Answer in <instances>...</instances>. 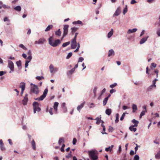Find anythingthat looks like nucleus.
I'll return each instance as SVG.
<instances>
[{
  "instance_id": "1",
  "label": "nucleus",
  "mask_w": 160,
  "mask_h": 160,
  "mask_svg": "<svg viewBox=\"0 0 160 160\" xmlns=\"http://www.w3.org/2000/svg\"><path fill=\"white\" fill-rule=\"evenodd\" d=\"M61 43V41L58 39L55 40L54 42L52 36L48 38V43L52 46L53 47H56L59 45Z\"/></svg>"
},
{
  "instance_id": "2",
  "label": "nucleus",
  "mask_w": 160,
  "mask_h": 160,
  "mask_svg": "<svg viewBox=\"0 0 160 160\" xmlns=\"http://www.w3.org/2000/svg\"><path fill=\"white\" fill-rule=\"evenodd\" d=\"M89 156L92 160H97L98 157L95 154V151L91 150L88 152Z\"/></svg>"
},
{
  "instance_id": "3",
  "label": "nucleus",
  "mask_w": 160,
  "mask_h": 160,
  "mask_svg": "<svg viewBox=\"0 0 160 160\" xmlns=\"http://www.w3.org/2000/svg\"><path fill=\"white\" fill-rule=\"evenodd\" d=\"M39 103L36 102H34L33 103V113H35L36 112H39L41 110V108L39 107Z\"/></svg>"
},
{
  "instance_id": "4",
  "label": "nucleus",
  "mask_w": 160,
  "mask_h": 160,
  "mask_svg": "<svg viewBox=\"0 0 160 160\" xmlns=\"http://www.w3.org/2000/svg\"><path fill=\"white\" fill-rule=\"evenodd\" d=\"M48 92V89L47 88H46L44 90L42 95L39 98H35V99L36 100H37L38 101L43 100L46 97V95L47 94Z\"/></svg>"
},
{
  "instance_id": "5",
  "label": "nucleus",
  "mask_w": 160,
  "mask_h": 160,
  "mask_svg": "<svg viewBox=\"0 0 160 160\" xmlns=\"http://www.w3.org/2000/svg\"><path fill=\"white\" fill-rule=\"evenodd\" d=\"M49 69L51 73H54L58 71V68L55 67L52 64H51L49 66Z\"/></svg>"
},
{
  "instance_id": "6",
  "label": "nucleus",
  "mask_w": 160,
  "mask_h": 160,
  "mask_svg": "<svg viewBox=\"0 0 160 160\" xmlns=\"http://www.w3.org/2000/svg\"><path fill=\"white\" fill-rule=\"evenodd\" d=\"M31 91L36 94H38L39 92L38 88L37 86L35 84H34L33 86L31 87Z\"/></svg>"
},
{
  "instance_id": "7",
  "label": "nucleus",
  "mask_w": 160,
  "mask_h": 160,
  "mask_svg": "<svg viewBox=\"0 0 160 160\" xmlns=\"http://www.w3.org/2000/svg\"><path fill=\"white\" fill-rule=\"evenodd\" d=\"M68 27L69 25H65L64 26V27L63 28V33L62 37V39L67 34L68 32Z\"/></svg>"
},
{
  "instance_id": "8",
  "label": "nucleus",
  "mask_w": 160,
  "mask_h": 160,
  "mask_svg": "<svg viewBox=\"0 0 160 160\" xmlns=\"http://www.w3.org/2000/svg\"><path fill=\"white\" fill-rule=\"evenodd\" d=\"M46 41L45 39L44 38H39L38 41H36L35 42V44H42Z\"/></svg>"
},
{
  "instance_id": "9",
  "label": "nucleus",
  "mask_w": 160,
  "mask_h": 160,
  "mask_svg": "<svg viewBox=\"0 0 160 160\" xmlns=\"http://www.w3.org/2000/svg\"><path fill=\"white\" fill-rule=\"evenodd\" d=\"M77 43L76 40L72 39L71 42V47L72 49H75L77 47Z\"/></svg>"
},
{
  "instance_id": "10",
  "label": "nucleus",
  "mask_w": 160,
  "mask_h": 160,
  "mask_svg": "<svg viewBox=\"0 0 160 160\" xmlns=\"http://www.w3.org/2000/svg\"><path fill=\"white\" fill-rule=\"evenodd\" d=\"M8 67L10 69L11 71L13 72L14 70V64L13 62L10 61L8 60Z\"/></svg>"
},
{
  "instance_id": "11",
  "label": "nucleus",
  "mask_w": 160,
  "mask_h": 160,
  "mask_svg": "<svg viewBox=\"0 0 160 160\" xmlns=\"http://www.w3.org/2000/svg\"><path fill=\"white\" fill-rule=\"evenodd\" d=\"M85 102H83L82 103H81L80 105H78L77 108V110L80 112L81 109L84 107V106L85 104Z\"/></svg>"
},
{
  "instance_id": "12",
  "label": "nucleus",
  "mask_w": 160,
  "mask_h": 160,
  "mask_svg": "<svg viewBox=\"0 0 160 160\" xmlns=\"http://www.w3.org/2000/svg\"><path fill=\"white\" fill-rule=\"evenodd\" d=\"M28 94H26L25 96L23 99L22 100V103L24 105H25L27 104V102L28 101Z\"/></svg>"
},
{
  "instance_id": "13",
  "label": "nucleus",
  "mask_w": 160,
  "mask_h": 160,
  "mask_svg": "<svg viewBox=\"0 0 160 160\" xmlns=\"http://www.w3.org/2000/svg\"><path fill=\"white\" fill-rule=\"evenodd\" d=\"M121 12V9L119 7H118L116 11L115 12L114 14L113 15V17H114L115 16H117L119 15Z\"/></svg>"
},
{
  "instance_id": "14",
  "label": "nucleus",
  "mask_w": 160,
  "mask_h": 160,
  "mask_svg": "<svg viewBox=\"0 0 160 160\" xmlns=\"http://www.w3.org/2000/svg\"><path fill=\"white\" fill-rule=\"evenodd\" d=\"M115 55V52L114 50L111 49L109 50L108 54V56L109 57L111 56H113Z\"/></svg>"
},
{
  "instance_id": "15",
  "label": "nucleus",
  "mask_w": 160,
  "mask_h": 160,
  "mask_svg": "<svg viewBox=\"0 0 160 160\" xmlns=\"http://www.w3.org/2000/svg\"><path fill=\"white\" fill-rule=\"evenodd\" d=\"M148 38V36H147L146 37H144L143 38H142L140 41L139 43L141 44H142L146 42Z\"/></svg>"
},
{
  "instance_id": "16",
  "label": "nucleus",
  "mask_w": 160,
  "mask_h": 160,
  "mask_svg": "<svg viewBox=\"0 0 160 160\" xmlns=\"http://www.w3.org/2000/svg\"><path fill=\"white\" fill-rule=\"evenodd\" d=\"M26 84L24 82H21L20 84L19 87L21 88V90H24L25 88Z\"/></svg>"
},
{
  "instance_id": "17",
  "label": "nucleus",
  "mask_w": 160,
  "mask_h": 160,
  "mask_svg": "<svg viewBox=\"0 0 160 160\" xmlns=\"http://www.w3.org/2000/svg\"><path fill=\"white\" fill-rule=\"evenodd\" d=\"M78 29V28L75 27L72 28L71 29V34L72 35H73L74 34L75 32L77 31Z\"/></svg>"
},
{
  "instance_id": "18",
  "label": "nucleus",
  "mask_w": 160,
  "mask_h": 160,
  "mask_svg": "<svg viewBox=\"0 0 160 160\" xmlns=\"http://www.w3.org/2000/svg\"><path fill=\"white\" fill-rule=\"evenodd\" d=\"M59 103L57 102H55L54 103V105L53 106V108L56 112L58 110V106Z\"/></svg>"
},
{
  "instance_id": "19",
  "label": "nucleus",
  "mask_w": 160,
  "mask_h": 160,
  "mask_svg": "<svg viewBox=\"0 0 160 160\" xmlns=\"http://www.w3.org/2000/svg\"><path fill=\"white\" fill-rule=\"evenodd\" d=\"M137 29L136 28H134L132 29H129L128 30L127 33L128 34H130L131 33L137 31Z\"/></svg>"
},
{
  "instance_id": "20",
  "label": "nucleus",
  "mask_w": 160,
  "mask_h": 160,
  "mask_svg": "<svg viewBox=\"0 0 160 160\" xmlns=\"http://www.w3.org/2000/svg\"><path fill=\"white\" fill-rule=\"evenodd\" d=\"M75 70V69L72 68L71 70L68 71L67 73V75L71 76L74 72Z\"/></svg>"
},
{
  "instance_id": "21",
  "label": "nucleus",
  "mask_w": 160,
  "mask_h": 160,
  "mask_svg": "<svg viewBox=\"0 0 160 160\" xmlns=\"http://www.w3.org/2000/svg\"><path fill=\"white\" fill-rule=\"evenodd\" d=\"M156 87H154L152 85H150L149 87L147 89V91L148 92L151 91L153 88H155Z\"/></svg>"
},
{
  "instance_id": "22",
  "label": "nucleus",
  "mask_w": 160,
  "mask_h": 160,
  "mask_svg": "<svg viewBox=\"0 0 160 160\" xmlns=\"http://www.w3.org/2000/svg\"><path fill=\"white\" fill-rule=\"evenodd\" d=\"M132 112H135L137 110V106L134 104H132Z\"/></svg>"
},
{
  "instance_id": "23",
  "label": "nucleus",
  "mask_w": 160,
  "mask_h": 160,
  "mask_svg": "<svg viewBox=\"0 0 160 160\" xmlns=\"http://www.w3.org/2000/svg\"><path fill=\"white\" fill-rule=\"evenodd\" d=\"M113 30L112 29H111V31L108 34V37L110 38L113 35Z\"/></svg>"
},
{
  "instance_id": "24",
  "label": "nucleus",
  "mask_w": 160,
  "mask_h": 160,
  "mask_svg": "<svg viewBox=\"0 0 160 160\" xmlns=\"http://www.w3.org/2000/svg\"><path fill=\"white\" fill-rule=\"evenodd\" d=\"M132 122L134 124V125H133V126L137 127L138 125V124L139 123L138 121L136 120L135 119H133L132 121Z\"/></svg>"
},
{
  "instance_id": "25",
  "label": "nucleus",
  "mask_w": 160,
  "mask_h": 160,
  "mask_svg": "<svg viewBox=\"0 0 160 160\" xmlns=\"http://www.w3.org/2000/svg\"><path fill=\"white\" fill-rule=\"evenodd\" d=\"M134 127H135V126H133V125H132L130 126L129 127V129L131 131H133L134 132H135L137 130V128H134Z\"/></svg>"
},
{
  "instance_id": "26",
  "label": "nucleus",
  "mask_w": 160,
  "mask_h": 160,
  "mask_svg": "<svg viewBox=\"0 0 160 160\" xmlns=\"http://www.w3.org/2000/svg\"><path fill=\"white\" fill-rule=\"evenodd\" d=\"M53 28V26L52 25H49L47 28L45 30V32H48L51 29Z\"/></svg>"
},
{
  "instance_id": "27",
  "label": "nucleus",
  "mask_w": 160,
  "mask_h": 160,
  "mask_svg": "<svg viewBox=\"0 0 160 160\" xmlns=\"http://www.w3.org/2000/svg\"><path fill=\"white\" fill-rule=\"evenodd\" d=\"M31 145L32 147V148L34 150H35L36 148L35 142L34 140L33 139L31 142Z\"/></svg>"
},
{
  "instance_id": "28",
  "label": "nucleus",
  "mask_w": 160,
  "mask_h": 160,
  "mask_svg": "<svg viewBox=\"0 0 160 160\" xmlns=\"http://www.w3.org/2000/svg\"><path fill=\"white\" fill-rule=\"evenodd\" d=\"M112 112V110L111 109H108L106 110L105 113H106L108 115H109L111 114Z\"/></svg>"
},
{
  "instance_id": "29",
  "label": "nucleus",
  "mask_w": 160,
  "mask_h": 160,
  "mask_svg": "<svg viewBox=\"0 0 160 160\" xmlns=\"http://www.w3.org/2000/svg\"><path fill=\"white\" fill-rule=\"evenodd\" d=\"M73 24H80L82 25H83V24L82 22L80 20H78L76 21H74L73 22Z\"/></svg>"
},
{
  "instance_id": "30",
  "label": "nucleus",
  "mask_w": 160,
  "mask_h": 160,
  "mask_svg": "<svg viewBox=\"0 0 160 160\" xmlns=\"http://www.w3.org/2000/svg\"><path fill=\"white\" fill-rule=\"evenodd\" d=\"M155 158L158 159H160V150L155 155Z\"/></svg>"
},
{
  "instance_id": "31",
  "label": "nucleus",
  "mask_w": 160,
  "mask_h": 160,
  "mask_svg": "<svg viewBox=\"0 0 160 160\" xmlns=\"http://www.w3.org/2000/svg\"><path fill=\"white\" fill-rule=\"evenodd\" d=\"M14 9L16 11L20 12L21 10V8L19 6H17L14 8Z\"/></svg>"
},
{
  "instance_id": "32",
  "label": "nucleus",
  "mask_w": 160,
  "mask_h": 160,
  "mask_svg": "<svg viewBox=\"0 0 160 160\" xmlns=\"http://www.w3.org/2000/svg\"><path fill=\"white\" fill-rule=\"evenodd\" d=\"M55 34L58 36H60L61 35V32L60 29H58V30L55 32Z\"/></svg>"
},
{
  "instance_id": "33",
  "label": "nucleus",
  "mask_w": 160,
  "mask_h": 160,
  "mask_svg": "<svg viewBox=\"0 0 160 160\" xmlns=\"http://www.w3.org/2000/svg\"><path fill=\"white\" fill-rule=\"evenodd\" d=\"M97 89V87H95L93 89V92L94 93V97H95L96 95V92Z\"/></svg>"
},
{
  "instance_id": "34",
  "label": "nucleus",
  "mask_w": 160,
  "mask_h": 160,
  "mask_svg": "<svg viewBox=\"0 0 160 160\" xmlns=\"http://www.w3.org/2000/svg\"><path fill=\"white\" fill-rule=\"evenodd\" d=\"M70 44V42L68 41L65 43H64L62 45V47H65L69 45Z\"/></svg>"
},
{
  "instance_id": "35",
  "label": "nucleus",
  "mask_w": 160,
  "mask_h": 160,
  "mask_svg": "<svg viewBox=\"0 0 160 160\" xmlns=\"http://www.w3.org/2000/svg\"><path fill=\"white\" fill-rule=\"evenodd\" d=\"M108 100V98H104L103 102V106H105Z\"/></svg>"
},
{
  "instance_id": "36",
  "label": "nucleus",
  "mask_w": 160,
  "mask_h": 160,
  "mask_svg": "<svg viewBox=\"0 0 160 160\" xmlns=\"http://www.w3.org/2000/svg\"><path fill=\"white\" fill-rule=\"evenodd\" d=\"M127 11H128L127 6V5H126L125 6V8H124V9L123 10V14L124 15H125V14L127 12Z\"/></svg>"
},
{
  "instance_id": "37",
  "label": "nucleus",
  "mask_w": 160,
  "mask_h": 160,
  "mask_svg": "<svg viewBox=\"0 0 160 160\" xmlns=\"http://www.w3.org/2000/svg\"><path fill=\"white\" fill-rule=\"evenodd\" d=\"M21 62L20 60L16 62V64L18 67H19L21 66Z\"/></svg>"
},
{
  "instance_id": "38",
  "label": "nucleus",
  "mask_w": 160,
  "mask_h": 160,
  "mask_svg": "<svg viewBox=\"0 0 160 160\" xmlns=\"http://www.w3.org/2000/svg\"><path fill=\"white\" fill-rule=\"evenodd\" d=\"M72 156V152L70 151V152L66 156V158H71Z\"/></svg>"
},
{
  "instance_id": "39",
  "label": "nucleus",
  "mask_w": 160,
  "mask_h": 160,
  "mask_svg": "<svg viewBox=\"0 0 160 160\" xmlns=\"http://www.w3.org/2000/svg\"><path fill=\"white\" fill-rule=\"evenodd\" d=\"M116 115V118L115 120V122L116 123H117L119 121V114L118 113H117Z\"/></svg>"
},
{
  "instance_id": "40",
  "label": "nucleus",
  "mask_w": 160,
  "mask_h": 160,
  "mask_svg": "<svg viewBox=\"0 0 160 160\" xmlns=\"http://www.w3.org/2000/svg\"><path fill=\"white\" fill-rule=\"evenodd\" d=\"M147 112V111L143 110L140 113V118H141L142 117L145 115V112Z\"/></svg>"
},
{
  "instance_id": "41",
  "label": "nucleus",
  "mask_w": 160,
  "mask_h": 160,
  "mask_svg": "<svg viewBox=\"0 0 160 160\" xmlns=\"http://www.w3.org/2000/svg\"><path fill=\"white\" fill-rule=\"evenodd\" d=\"M36 78L37 79L40 81L42 79H44V77L43 76H37L36 77Z\"/></svg>"
},
{
  "instance_id": "42",
  "label": "nucleus",
  "mask_w": 160,
  "mask_h": 160,
  "mask_svg": "<svg viewBox=\"0 0 160 160\" xmlns=\"http://www.w3.org/2000/svg\"><path fill=\"white\" fill-rule=\"evenodd\" d=\"M126 113V112H124L122 116H121V117L120 118V120L121 121H122L124 119V117L125 116Z\"/></svg>"
},
{
  "instance_id": "43",
  "label": "nucleus",
  "mask_w": 160,
  "mask_h": 160,
  "mask_svg": "<svg viewBox=\"0 0 160 160\" xmlns=\"http://www.w3.org/2000/svg\"><path fill=\"white\" fill-rule=\"evenodd\" d=\"M72 52H69L67 56L66 57V59H69L70 58H71V56H72Z\"/></svg>"
},
{
  "instance_id": "44",
  "label": "nucleus",
  "mask_w": 160,
  "mask_h": 160,
  "mask_svg": "<svg viewBox=\"0 0 160 160\" xmlns=\"http://www.w3.org/2000/svg\"><path fill=\"white\" fill-rule=\"evenodd\" d=\"M64 139L63 138H61L59 139L58 141V144L59 145H61L62 142H64Z\"/></svg>"
},
{
  "instance_id": "45",
  "label": "nucleus",
  "mask_w": 160,
  "mask_h": 160,
  "mask_svg": "<svg viewBox=\"0 0 160 160\" xmlns=\"http://www.w3.org/2000/svg\"><path fill=\"white\" fill-rule=\"evenodd\" d=\"M117 85V84L116 83H114L110 85V87L111 88H114Z\"/></svg>"
},
{
  "instance_id": "46",
  "label": "nucleus",
  "mask_w": 160,
  "mask_h": 160,
  "mask_svg": "<svg viewBox=\"0 0 160 160\" xmlns=\"http://www.w3.org/2000/svg\"><path fill=\"white\" fill-rule=\"evenodd\" d=\"M95 120H97L96 123L97 124H99L100 123V122H101V121H100V120H99V118L97 117L96 118Z\"/></svg>"
},
{
  "instance_id": "47",
  "label": "nucleus",
  "mask_w": 160,
  "mask_h": 160,
  "mask_svg": "<svg viewBox=\"0 0 160 160\" xmlns=\"http://www.w3.org/2000/svg\"><path fill=\"white\" fill-rule=\"evenodd\" d=\"M3 20L4 22H6V21L8 22V23H7V25L9 24L10 20L8 19L7 17H5L4 18Z\"/></svg>"
},
{
  "instance_id": "48",
  "label": "nucleus",
  "mask_w": 160,
  "mask_h": 160,
  "mask_svg": "<svg viewBox=\"0 0 160 160\" xmlns=\"http://www.w3.org/2000/svg\"><path fill=\"white\" fill-rule=\"evenodd\" d=\"M19 47L22 49H23L24 50H26L27 48L22 44H20L19 45Z\"/></svg>"
},
{
  "instance_id": "49",
  "label": "nucleus",
  "mask_w": 160,
  "mask_h": 160,
  "mask_svg": "<svg viewBox=\"0 0 160 160\" xmlns=\"http://www.w3.org/2000/svg\"><path fill=\"white\" fill-rule=\"evenodd\" d=\"M114 130V128L113 127H112L111 126H110L108 128V131L109 132H112Z\"/></svg>"
},
{
  "instance_id": "50",
  "label": "nucleus",
  "mask_w": 160,
  "mask_h": 160,
  "mask_svg": "<svg viewBox=\"0 0 160 160\" xmlns=\"http://www.w3.org/2000/svg\"><path fill=\"white\" fill-rule=\"evenodd\" d=\"M139 157L138 155H135L134 158V160H139Z\"/></svg>"
},
{
  "instance_id": "51",
  "label": "nucleus",
  "mask_w": 160,
  "mask_h": 160,
  "mask_svg": "<svg viewBox=\"0 0 160 160\" xmlns=\"http://www.w3.org/2000/svg\"><path fill=\"white\" fill-rule=\"evenodd\" d=\"M32 59V56L31 55H29L27 58V61H29V62H30L31 60Z\"/></svg>"
},
{
  "instance_id": "52",
  "label": "nucleus",
  "mask_w": 160,
  "mask_h": 160,
  "mask_svg": "<svg viewBox=\"0 0 160 160\" xmlns=\"http://www.w3.org/2000/svg\"><path fill=\"white\" fill-rule=\"evenodd\" d=\"M156 33L158 37H160V28L158 29Z\"/></svg>"
},
{
  "instance_id": "53",
  "label": "nucleus",
  "mask_w": 160,
  "mask_h": 160,
  "mask_svg": "<svg viewBox=\"0 0 160 160\" xmlns=\"http://www.w3.org/2000/svg\"><path fill=\"white\" fill-rule=\"evenodd\" d=\"M65 147V145L64 144H63L62 147L61 148L60 150L62 152H64V147Z\"/></svg>"
},
{
  "instance_id": "54",
  "label": "nucleus",
  "mask_w": 160,
  "mask_h": 160,
  "mask_svg": "<svg viewBox=\"0 0 160 160\" xmlns=\"http://www.w3.org/2000/svg\"><path fill=\"white\" fill-rule=\"evenodd\" d=\"M53 108H50L49 110H48V112L51 115H52L53 114L52 112Z\"/></svg>"
},
{
  "instance_id": "55",
  "label": "nucleus",
  "mask_w": 160,
  "mask_h": 160,
  "mask_svg": "<svg viewBox=\"0 0 160 160\" xmlns=\"http://www.w3.org/2000/svg\"><path fill=\"white\" fill-rule=\"evenodd\" d=\"M2 7L4 8H9L10 7V6H7L5 4L2 5Z\"/></svg>"
},
{
  "instance_id": "56",
  "label": "nucleus",
  "mask_w": 160,
  "mask_h": 160,
  "mask_svg": "<svg viewBox=\"0 0 160 160\" xmlns=\"http://www.w3.org/2000/svg\"><path fill=\"white\" fill-rule=\"evenodd\" d=\"M29 62V61H27L26 60L25 61V68H27L28 66V63Z\"/></svg>"
},
{
  "instance_id": "57",
  "label": "nucleus",
  "mask_w": 160,
  "mask_h": 160,
  "mask_svg": "<svg viewBox=\"0 0 160 160\" xmlns=\"http://www.w3.org/2000/svg\"><path fill=\"white\" fill-rule=\"evenodd\" d=\"M84 60V58L82 57H80L78 61V62H82Z\"/></svg>"
},
{
  "instance_id": "58",
  "label": "nucleus",
  "mask_w": 160,
  "mask_h": 160,
  "mask_svg": "<svg viewBox=\"0 0 160 160\" xmlns=\"http://www.w3.org/2000/svg\"><path fill=\"white\" fill-rule=\"evenodd\" d=\"M6 71H0V76H2L6 73Z\"/></svg>"
},
{
  "instance_id": "59",
  "label": "nucleus",
  "mask_w": 160,
  "mask_h": 160,
  "mask_svg": "<svg viewBox=\"0 0 160 160\" xmlns=\"http://www.w3.org/2000/svg\"><path fill=\"white\" fill-rule=\"evenodd\" d=\"M95 106V104L93 103H92L90 104V106L89 107L90 108H92L94 107Z\"/></svg>"
},
{
  "instance_id": "60",
  "label": "nucleus",
  "mask_w": 160,
  "mask_h": 160,
  "mask_svg": "<svg viewBox=\"0 0 160 160\" xmlns=\"http://www.w3.org/2000/svg\"><path fill=\"white\" fill-rule=\"evenodd\" d=\"M77 140L76 138H74L73 140L72 141V143L73 145H75L76 142H77Z\"/></svg>"
},
{
  "instance_id": "61",
  "label": "nucleus",
  "mask_w": 160,
  "mask_h": 160,
  "mask_svg": "<svg viewBox=\"0 0 160 160\" xmlns=\"http://www.w3.org/2000/svg\"><path fill=\"white\" fill-rule=\"evenodd\" d=\"M105 127H103V130H102V134H107V133L105 132Z\"/></svg>"
},
{
  "instance_id": "62",
  "label": "nucleus",
  "mask_w": 160,
  "mask_h": 160,
  "mask_svg": "<svg viewBox=\"0 0 160 160\" xmlns=\"http://www.w3.org/2000/svg\"><path fill=\"white\" fill-rule=\"evenodd\" d=\"M0 148L1 150L3 151L5 150V148L4 147V146L3 145H2L1 146H0Z\"/></svg>"
},
{
  "instance_id": "63",
  "label": "nucleus",
  "mask_w": 160,
  "mask_h": 160,
  "mask_svg": "<svg viewBox=\"0 0 160 160\" xmlns=\"http://www.w3.org/2000/svg\"><path fill=\"white\" fill-rule=\"evenodd\" d=\"M78 32L75 33L74 37V38L72 39H74V40H76L77 37V36L78 35Z\"/></svg>"
},
{
  "instance_id": "64",
  "label": "nucleus",
  "mask_w": 160,
  "mask_h": 160,
  "mask_svg": "<svg viewBox=\"0 0 160 160\" xmlns=\"http://www.w3.org/2000/svg\"><path fill=\"white\" fill-rule=\"evenodd\" d=\"M136 2L135 0H132L130 2V3L131 4H133L135 3Z\"/></svg>"
}]
</instances>
